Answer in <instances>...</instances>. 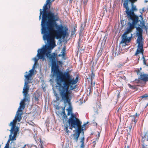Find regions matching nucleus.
I'll use <instances>...</instances> for the list:
<instances>
[{"label":"nucleus","instance_id":"3c124183","mask_svg":"<svg viewBox=\"0 0 148 148\" xmlns=\"http://www.w3.org/2000/svg\"><path fill=\"white\" fill-rule=\"evenodd\" d=\"M20 111V110H18V111Z\"/></svg>","mask_w":148,"mask_h":148},{"label":"nucleus","instance_id":"412c9836","mask_svg":"<svg viewBox=\"0 0 148 148\" xmlns=\"http://www.w3.org/2000/svg\"><path fill=\"white\" fill-rule=\"evenodd\" d=\"M142 142L141 144V147L140 148H148V144H147L145 141L144 140H142Z\"/></svg>","mask_w":148,"mask_h":148},{"label":"nucleus","instance_id":"7c9ffc66","mask_svg":"<svg viewBox=\"0 0 148 148\" xmlns=\"http://www.w3.org/2000/svg\"><path fill=\"white\" fill-rule=\"evenodd\" d=\"M98 139V138H96V140L95 141H93V142L92 143H94V144L95 145L96 144L95 143L96 142V141H97Z\"/></svg>","mask_w":148,"mask_h":148},{"label":"nucleus","instance_id":"9d476101","mask_svg":"<svg viewBox=\"0 0 148 148\" xmlns=\"http://www.w3.org/2000/svg\"><path fill=\"white\" fill-rule=\"evenodd\" d=\"M140 114L136 113L135 115H131L130 117H132V120L131 123H133L134 125H136V123L138 121Z\"/></svg>","mask_w":148,"mask_h":148},{"label":"nucleus","instance_id":"ddd939ff","mask_svg":"<svg viewBox=\"0 0 148 148\" xmlns=\"http://www.w3.org/2000/svg\"><path fill=\"white\" fill-rule=\"evenodd\" d=\"M83 136L81 137L80 139V143H81V145H80V148H84V140L85 138L84 136V132H83Z\"/></svg>","mask_w":148,"mask_h":148},{"label":"nucleus","instance_id":"ea45409f","mask_svg":"<svg viewBox=\"0 0 148 148\" xmlns=\"http://www.w3.org/2000/svg\"><path fill=\"white\" fill-rule=\"evenodd\" d=\"M26 146V145H25L22 148H25V147Z\"/></svg>","mask_w":148,"mask_h":148},{"label":"nucleus","instance_id":"bb28decb","mask_svg":"<svg viewBox=\"0 0 148 148\" xmlns=\"http://www.w3.org/2000/svg\"><path fill=\"white\" fill-rule=\"evenodd\" d=\"M138 37L137 40V43H139L141 42L142 40V36H138Z\"/></svg>","mask_w":148,"mask_h":148},{"label":"nucleus","instance_id":"dca6fc26","mask_svg":"<svg viewBox=\"0 0 148 148\" xmlns=\"http://www.w3.org/2000/svg\"><path fill=\"white\" fill-rule=\"evenodd\" d=\"M123 1V5H128L129 2H130L131 3L133 4L137 1V0H122Z\"/></svg>","mask_w":148,"mask_h":148},{"label":"nucleus","instance_id":"6ab92c4d","mask_svg":"<svg viewBox=\"0 0 148 148\" xmlns=\"http://www.w3.org/2000/svg\"><path fill=\"white\" fill-rule=\"evenodd\" d=\"M145 140V141H148V130L144 134V136H142V140Z\"/></svg>","mask_w":148,"mask_h":148},{"label":"nucleus","instance_id":"58836bf2","mask_svg":"<svg viewBox=\"0 0 148 148\" xmlns=\"http://www.w3.org/2000/svg\"><path fill=\"white\" fill-rule=\"evenodd\" d=\"M88 123V122H87L86 123L84 124L83 125V126H85Z\"/></svg>","mask_w":148,"mask_h":148},{"label":"nucleus","instance_id":"f257e3e1","mask_svg":"<svg viewBox=\"0 0 148 148\" xmlns=\"http://www.w3.org/2000/svg\"><path fill=\"white\" fill-rule=\"evenodd\" d=\"M49 3H46L43 7V11L41 9L40 10L39 19L42 18L41 21V33L43 34L44 39H47L48 40L52 39L55 36L56 39H58L62 37H65L66 36L68 28L66 26L58 25L56 21L59 20L58 13L52 12L51 11H47L48 10L47 5Z\"/></svg>","mask_w":148,"mask_h":148},{"label":"nucleus","instance_id":"9b49d317","mask_svg":"<svg viewBox=\"0 0 148 148\" xmlns=\"http://www.w3.org/2000/svg\"><path fill=\"white\" fill-rule=\"evenodd\" d=\"M30 99H29V98H24L23 100L20 103V106L19 108V109L22 108L23 109H24L25 107V102H27L28 103H29V102Z\"/></svg>","mask_w":148,"mask_h":148},{"label":"nucleus","instance_id":"c9c22d12","mask_svg":"<svg viewBox=\"0 0 148 148\" xmlns=\"http://www.w3.org/2000/svg\"><path fill=\"white\" fill-rule=\"evenodd\" d=\"M59 97H56V100L58 101L59 100Z\"/></svg>","mask_w":148,"mask_h":148},{"label":"nucleus","instance_id":"2eb2a0df","mask_svg":"<svg viewBox=\"0 0 148 148\" xmlns=\"http://www.w3.org/2000/svg\"><path fill=\"white\" fill-rule=\"evenodd\" d=\"M94 69L93 68H92L91 69V73L90 77V79L91 81V85H92L93 86H94L95 85V83H94L93 84H92V81L95 76V74L94 73Z\"/></svg>","mask_w":148,"mask_h":148},{"label":"nucleus","instance_id":"20e7f679","mask_svg":"<svg viewBox=\"0 0 148 148\" xmlns=\"http://www.w3.org/2000/svg\"><path fill=\"white\" fill-rule=\"evenodd\" d=\"M82 122L76 117V115L72 113L69 120L64 121V130L66 133H68L69 132L68 130V127L70 129L74 128L77 129V131L75 133L79 136L80 134L83 130V127L82 126Z\"/></svg>","mask_w":148,"mask_h":148},{"label":"nucleus","instance_id":"1a4fd4ad","mask_svg":"<svg viewBox=\"0 0 148 148\" xmlns=\"http://www.w3.org/2000/svg\"><path fill=\"white\" fill-rule=\"evenodd\" d=\"M122 39L120 44L124 43L126 44L130 42L131 37H127L126 34H123L122 36Z\"/></svg>","mask_w":148,"mask_h":148},{"label":"nucleus","instance_id":"f8f14e48","mask_svg":"<svg viewBox=\"0 0 148 148\" xmlns=\"http://www.w3.org/2000/svg\"><path fill=\"white\" fill-rule=\"evenodd\" d=\"M140 80L144 82L148 81V75L146 74H143L140 73Z\"/></svg>","mask_w":148,"mask_h":148},{"label":"nucleus","instance_id":"f03ea898","mask_svg":"<svg viewBox=\"0 0 148 148\" xmlns=\"http://www.w3.org/2000/svg\"><path fill=\"white\" fill-rule=\"evenodd\" d=\"M54 74L57 75L56 81L57 84L60 86L59 91L60 95L64 102L68 103L70 106L66 109L67 111V115H71L72 113V109L71 106L70 95L68 93V90L70 86L71 90L76 88V85L74 86H73V85L76 84L78 81V77L77 76L74 79L70 75L69 71L63 73L56 68L54 70Z\"/></svg>","mask_w":148,"mask_h":148},{"label":"nucleus","instance_id":"0eeeda50","mask_svg":"<svg viewBox=\"0 0 148 148\" xmlns=\"http://www.w3.org/2000/svg\"><path fill=\"white\" fill-rule=\"evenodd\" d=\"M127 14L128 20L130 21L128 24L135 27L139 21L138 16L135 14Z\"/></svg>","mask_w":148,"mask_h":148},{"label":"nucleus","instance_id":"c756f323","mask_svg":"<svg viewBox=\"0 0 148 148\" xmlns=\"http://www.w3.org/2000/svg\"><path fill=\"white\" fill-rule=\"evenodd\" d=\"M40 148L41 147H43V142L41 140V138L40 139Z\"/></svg>","mask_w":148,"mask_h":148},{"label":"nucleus","instance_id":"a878e982","mask_svg":"<svg viewBox=\"0 0 148 148\" xmlns=\"http://www.w3.org/2000/svg\"><path fill=\"white\" fill-rule=\"evenodd\" d=\"M148 97V94H145L144 95L140 96V98L141 99H146Z\"/></svg>","mask_w":148,"mask_h":148},{"label":"nucleus","instance_id":"de8ad7c7","mask_svg":"<svg viewBox=\"0 0 148 148\" xmlns=\"http://www.w3.org/2000/svg\"><path fill=\"white\" fill-rule=\"evenodd\" d=\"M124 148H126V146H125Z\"/></svg>","mask_w":148,"mask_h":148},{"label":"nucleus","instance_id":"aec40b11","mask_svg":"<svg viewBox=\"0 0 148 148\" xmlns=\"http://www.w3.org/2000/svg\"><path fill=\"white\" fill-rule=\"evenodd\" d=\"M79 136L78 135L76 134L75 133H74L73 134V139L77 143L78 141V138Z\"/></svg>","mask_w":148,"mask_h":148},{"label":"nucleus","instance_id":"4be33fe9","mask_svg":"<svg viewBox=\"0 0 148 148\" xmlns=\"http://www.w3.org/2000/svg\"><path fill=\"white\" fill-rule=\"evenodd\" d=\"M137 30L138 31V32L137 33V36H142V35L143 29L140 27H138L137 28Z\"/></svg>","mask_w":148,"mask_h":148},{"label":"nucleus","instance_id":"a19ab883","mask_svg":"<svg viewBox=\"0 0 148 148\" xmlns=\"http://www.w3.org/2000/svg\"><path fill=\"white\" fill-rule=\"evenodd\" d=\"M35 60L36 62L37 61H38V59H37L36 58H35Z\"/></svg>","mask_w":148,"mask_h":148},{"label":"nucleus","instance_id":"c85d7f7f","mask_svg":"<svg viewBox=\"0 0 148 148\" xmlns=\"http://www.w3.org/2000/svg\"><path fill=\"white\" fill-rule=\"evenodd\" d=\"M92 85L91 84L90 86H89V88H88V89H90V90H89V94H90L91 93H92Z\"/></svg>","mask_w":148,"mask_h":148},{"label":"nucleus","instance_id":"6e6552de","mask_svg":"<svg viewBox=\"0 0 148 148\" xmlns=\"http://www.w3.org/2000/svg\"><path fill=\"white\" fill-rule=\"evenodd\" d=\"M131 10H129V8L128 5H123L124 8L126 9L125 12L127 14H135L134 11L137 10L136 6L134 5V3H131Z\"/></svg>","mask_w":148,"mask_h":148},{"label":"nucleus","instance_id":"423d86ee","mask_svg":"<svg viewBox=\"0 0 148 148\" xmlns=\"http://www.w3.org/2000/svg\"><path fill=\"white\" fill-rule=\"evenodd\" d=\"M34 66H33V69L29 71V73L27 71L25 72L26 75H25L24 77L25 78V84L23 88V94L24 98L30 99V96L28 94L29 89V86L28 84L31 82V79L30 78L32 77L34 73Z\"/></svg>","mask_w":148,"mask_h":148},{"label":"nucleus","instance_id":"b1692460","mask_svg":"<svg viewBox=\"0 0 148 148\" xmlns=\"http://www.w3.org/2000/svg\"><path fill=\"white\" fill-rule=\"evenodd\" d=\"M142 42L138 43V49L141 50V51H143V45Z\"/></svg>","mask_w":148,"mask_h":148},{"label":"nucleus","instance_id":"a18cd8bd","mask_svg":"<svg viewBox=\"0 0 148 148\" xmlns=\"http://www.w3.org/2000/svg\"><path fill=\"white\" fill-rule=\"evenodd\" d=\"M126 147H126V148H129V147L128 146H127Z\"/></svg>","mask_w":148,"mask_h":148},{"label":"nucleus","instance_id":"4c0bfd02","mask_svg":"<svg viewBox=\"0 0 148 148\" xmlns=\"http://www.w3.org/2000/svg\"><path fill=\"white\" fill-rule=\"evenodd\" d=\"M100 133L99 132H98V137H99L100 136Z\"/></svg>","mask_w":148,"mask_h":148},{"label":"nucleus","instance_id":"37998d69","mask_svg":"<svg viewBox=\"0 0 148 148\" xmlns=\"http://www.w3.org/2000/svg\"><path fill=\"white\" fill-rule=\"evenodd\" d=\"M124 63H123V64H122L121 65V66H123V65H124Z\"/></svg>","mask_w":148,"mask_h":148},{"label":"nucleus","instance_id":"8fccbe9b","mask_svg":"<svg viewBox=\"0 0 148 148\" xmlns=\"http://www.w3.org/2000/svg\"><path fill=\"white\" fill-rule=\"evenodd\" d=\"M144 63H146V62H145H145H144Z\"/></svg>","mask_w":148,"mask_h":148},{"label":"nucleus","instance_id":"473e14b6","mask_svg":"<svg viewBox=\"0 0 148 148\" xmlns=\"http://www.w3.org/2000/svg\"><path fill=\"white\" fill-rule=\"evenodd\" d=\"M117 92L118 93V94L117 95V98H119L120 97V93L119 92V91L117 90Z\"/></svg>","mask_w":148,"mask_h":148},{"label":"nucleus","instance_id":"79ce46f5","mask_svg":"<svg viewBox=\"0 0 148 148\" xmlns=\"http://www.w3.org/2000/svg\"><path fill=\"white\" fill-rule=\"evenodd\" d=\"M140 17H141V18H142V19L143 20V17L141 16H140Z\"/></svg>","mask_w":148,"mask_h":148},{"label":"nucleus","instance_id":"f3484780","mask_svg":"<svg viewBox=\"0 0 148 148\" xmlns=\"http://www.w3.org/2000/svg\"><path fill=\"white\" fill-rule=\"evenodd\" d=\"M136 125H134V124H133V123H131L130 125V126L127 127V128H128V130H127V131L128 134H130V133L132 130H133L134 127Z\"/></svg>","mask_w":148,"mask_h":148},{"label":"nucleus","instance_id":"a211bd4d","mask_svg":"<svg viewBox=\"0 0 148 148\" xmlns=\"http://www.w3.org/2000/svg\"><path fill=\"white\" fill-rule=\"evenodd\" d=\"M129 25V28L127 29L126 31L123 34L127 35V34L131 32L132 31V29L135 27L130 25Z\"/></svg>","mask_w":148,"mask_h":148},{"label":"nucleus","instance_id":"39448f33","mask_svg":"<svg viewBox=\"0 0 148 148\" xmlns=\"http://www.w3.org/2000/svg\"><path fill=\"white\" fill-rule=\"evenodd\" d=\"M21 114L18 112L15 115L14 119L11 122L9 126L11 127L10 131V134L9 135V138L7 143H9L10 140H16V137L19 128L16 126L17 122H19L22 119Z\"/></svg>","mask_w":148,"mask_h":148},{"label":"nucleus","instance_id":"e433bc0d","mask_svg":"<svg viewBox=\"0 0 148 148\" xmlns=\"http://www.w3.org/2000/svg\"><path fill=\"white\" fill-rule=\"evenodd\" d=\"M50 0H47V2L48 3H49Z\"/></svg>","mask_w":148,"mask_h":148},{"label":"nucleus","instance_id":"72a5a7b5","mask_svg":"<svg viewBox=\"0 0 148 148\" xmlns=\"http://www.w3.org/2000/svg\"><path fill=\"white\" fill-rule=\"evenodd\" d=\"M62 64V62L60 61H58L57 62V64Z\"/></svg>","mask_w":148,"mask_h":148},{"label":"nucleus","instance_id":"2f4dec72","mask_svg":"<svg viewBox=\"0 0 148 148\" xmlns=\"http://www.w3.org/2000/svg\"><path fill=\"white\" fill-rule=\"evenodd\" d=\"M140 78L139 79H136L135 80V81L137 83H138L139 82V81H140Z\"/></svg>","mask_w":148,"mask_h":148},{"label":"nucleus","instance_id":"49530a36","mask_svg":"<svg viewBox=\"0 0 148 148\" xmlns=\"http://www.w3.org/2000/svg\"><path fill=\"white\" fill-rule=\"evenodd\" d=\"M70 0V1H73V0Z\"/></svg>","mask_w":148,"mask_h":148},{"label":"nucleus","instance_id":"5701e85b","mask_svg":"<svg viewBox=\"0 0 148 148\" xmlns=\"http://www.w3.org/2000/svg\"><path fill=\"white\" fill-rule=\"evenodd\" d=\"M100 108V107L99 105L98 104H96L95 106L93 107V110L94 112H97L99 110V109Z\"/></svg>","mask_w":148,"mask_h":148},{"label":"nucleus","instance_id":"09e8293b","mask_svg":"<svg viewBox=\"0 0 148 148\" xmlns=\"http://www.w3.org/2000/svg\"><path fill=\"white\" fill-rule=\"evenodd\" d=\"M41 148H43V147H41Z\"/></svg>","mask_w":148,"mask_h":148},{"label":"nucleus","instance_id":"7ed1b4c3","mask_svg":"<svg viewBox=\"0 0 148 148\" xmlns=\"http://www.w3.org/2000/svg\"><path fill=\"white\" fill-rule=\"evenodd\" d=\"M55 38H56V37L55 36L53 39H51L48 40L47 39H44L43 37V40H47L48 42L49 43V45L48 46L39 49L38 50L37 56L38 59H41L42 61H44L45 60V55L49 59V61L51 63L52 71L53 72V75L56 76V77L57 75L54 74V70L55 68H56L59 71H61L59 69V66L56 62V59L58 56L60 57L62 56L64 57L65 56L66 48L65 47H63L61 52V53H62V54H59L58 55L56 53H55L52 54H51V49H53L55 46V44L53 40Z\"/></svg>","mask_w":148,"mask_h":148},{"label":"nucleus","instance_id":"4468645a","mask_svg":"<svg viewBox=\"0 0 148 148\" xmlns=\"http://www.w3.org/2000/svg\"><path fill=\"white\" fill-rule=\"evenodd\" d=\"M62 114L63 115L62 119H63V123H64V121L65 120H68L69 119L67 118V116L66 114L65 110V107H64L62 109Z\"/></svg>","mask_w":148,"mask_h":148},{"label":"nucleus","instance_id":"c03bdc74","mask_svg":"<svg viewBox=\"0 0 148 148\" xmlns=\"http://www.w3.org/2000/svg\"><path fill=\"white\" fill-rule=\"evenodd\" d=\"M126 147H126V148H129V147L128 146H127Z\"/></svg>","mask_w":148,"mask_h":148},{"label":"nucleus","instance_id":"f704fd0d","mask_svg":"<svg viewBox=\"0 0 148 148\" xmlns=\"http://www.w3.org/2000/svg\"><path fill=\"white\" fill-rule=\"evenodd\" d=\"M8 145H9L8 144V145L7 146V145H6L5 146V147H4V148H9Z\"/></svg>","mask_w":148,"mask_h":148},{"label":"nucleus","instance_id":"cd10ccee","mask_svg":"<svg viewBox=\"0 0 148 148\" xmlns=\"http://www.w3.org/2000/svg\"><path fill=\"white\" fill-rule=\"evenodd\" d=\"M143 51H141L140 50L138 49H137L135 53V55L137 56L140 52L143 53Z\"/></svg>","mask_w":148,"mask_h":148},{"label":"nucleus","instance_id":"393cba45","mask_svg":"<svg viewBox=\"0 0 148 148\" xmlns=\"http://www.w3.org/2000/svg\"><path fill=\"white\" fill-rule=\"evenodd\" d=\"M128 86L129 87V88L131 89H133L134 90H137V88L136 86L134 85H131L130 84H128Z\"/></svg>","mask_w":148,"mask_h":148}]
</instances>
